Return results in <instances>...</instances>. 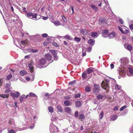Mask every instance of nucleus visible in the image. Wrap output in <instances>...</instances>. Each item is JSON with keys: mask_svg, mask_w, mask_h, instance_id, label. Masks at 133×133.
<instances>
[{"mask_svg": "<svg viewBox=\"0 0 133 133\" xmlns=\"http://www.w3.org/2000/svg\"><path fill=\"white\" fill-rule=\"evenodd\" d=\"M91 88L89 86L86 87L85 88V91L88 92H90L91 90Z\"/></svg>", "mask_w": 133, "mask_h": 133, "instance_id": "obj_34", "label": "nucleus"}, {"mask_svg": "<svg viewBox=\"0 0 133 133\" xmlns=\"http://www.w3.org/2000/svg\"><path fill=\"white\" fill-rule=\"evenodd\" d=\"M117 116L116 115H114L112 116L111 118V119L113 120L114 121L116 120L117 118Z\"/></svg>", "mask_w": 133, "mask_h": 133, "instance_id": "obj_42", "label": "nucleus"}, {"mask_svg": "<svg viewBox=\"0 0 133 133\" xmlns=\"http://www.w3.org/2000/svg\"><path fill=\"white\" fill-rule=\"evenodd\" d=\"M11 85V83L10 81H8L6 82V83L5 85V86L6 88H8Z\"/></svg>", "mask_w": 133, "mask_h": 133, "instance_id": "obj_31", "label": "nucleus"}, {"mask_svg": "<svg viewBox=\"0 0 133 133\" xmlns=\"http://www.w3.org/2000/svg\"><path fill=\"white\" fill-rule=\"evenodd\" d=\"M127 49L128 50L131 51L132 49V47L131 46L129 45L127 46Z\"/></svg>", "mask_w": 133, "mask_h": 133, "instance_id": "obj_44", "label": "nucleus"}, {"mask_svg": "<svg viewBox=\"0 0 133 133\" xmlns=\"http://www.w3.org/2000/svg\"><path fill=\"white\" fill-rule=\"evenodd\" d=\"M9 95L7 94H1L0 95V96L3 98H7L8 97Z\"/></svg>", "mask_w": 133, "mask_h": 133, "instance_id": "obj_29", "label": "nucleus"}, {"mask_svg": "<svg viewBox=\"0 0 133 133\" xmlns=\"http://www.w3.org/2000/svg\"><path fill=\"white\" fill-rule=\"evenodd\" d=\"M121 64V67H119L118 70L119 74L122 76H124L126 75V72L124 71L123 69L125 65H127L129 62V60L127 58H122L120 59Z\"/></svg>", "mask_w": 133, "mask_h": 133, "instance_id": "obj_1", "label": "nucleus"}, {"mask_svg": "<svg viewBox=\"0 0 133 133\" xmlns=\"http://www.w3.org/2000/svg\"><path fill=\"white\" fill-rule=\"evenodd\" d=\"M62 19H63L64 22H66L67 21V20H66V18L65 17V16H62Z\"/></svg>", "mask_w": 133, "mask_h": 133, "instance_id": "obj_53", "label": "nucleus"}, {"mask_svg": "<svg viewBox=\"0 0 133 133\" xmlns=\"http://www.w3.org/2000/svg\"><path fill=\"white\" fill-rule=\"evenodd\" d=\"M40 63L42 65H45V66H47L48 65L46 64V60L44 58H42L40 59L39 61Z\"/></svg>", "mask_w": 133, "mask_h": 133, "instance_id": "obj_11", "label": "nucleus"}, {"mask_svg": "<svg viewBox=\"0 0 133 133\" xmlns=\"http://www.w3.org/2000/svg\"><path fill=\"white\" fill-rule=\"evenodd\" d=\"M8 133H16L14 130L11 129L10 128L8 129Z\"/></svg>", "mask_w": 133, "mask_h": 133, "instance_id": "obj_33", "label": "nucleus"}, {"mask_svg": "<svg viewBox=\"0 0 133 133\" xmlns=\"http://www.w3.org/2000/svg\"><path fill=\"white\" fill-rule=\"evenodd\" d=\"M57 119V117L55 116H53L52 117L51 119L52 121H55Z\"/></svg>", "mask_w": 133, "mask_h": 133, "instance_id": "obj_50", "label": "nucleus"}, {"mask_svg": "<svg viewBox=\"0 0 133 133\" xmlns=\"http://www.w3.org/2000/svg\"><path fill=\"white\" fill-rule=\"evenodd\" d=\"M79 119H80L82 120V119H83L85 118L84 115L82 114L79 115Z\"/></svg>", "mask_w": 133, "mask_h": 133, "instance_id": "obj_32", "label": "nucleus"}, {"mask_svg": "<svg viewBox=\"0 0 133 133\" xmlns=\"http://www.w3.org/2000/svg\"><path fill=\"white\" fill-rule=\"evenodd\" d=\"M42 36L43 37H46L48 36L47 34L44 33L42 34Z\"/></svg>", "mask_w": 133, "mask_h": 133, "instance_id": "obj_54", "label": "nucleus"}, {"mask_svg": "<svg viewBox=\"0 0 133 133\" xmlns=\"http://www.w3.org/2000/svg\"><path fill=\"white\" fill-rule=\"evenodd\" d=\"M48 110L51 113H52L54 111V109L51 106H50L48 107Z\"/></svg>", "mask_w": 133, "mask_h": 133, "instance_id": "obj_35", "label": "nucleus"}, {"mask_svg": "<svg viewBox=\"0 0 133 133\" xmlns=\"http://www.w3.org/2000/svg\"><path fill=\"white\" fill-rule=\"evenodd\" d=\"M63 38H65L68 39L69 40H71L73 39V38L72 37L70 36L68 34H67L65 36H63Z\"/></svg>", "mask_w": 133, "mask_h": 133, "instance_id": "obj_20", "label": "nucleus"}, {"mask_svg": "<svg viewBox=\"0 0 133 133\" xmlns=\"http://www.w3.org/2000/svg\"><path fill=\"white\" fill-rule=\"evenodd\" d=\"M9 123L11 125V127L12 128H15V124L14 120L13 119H11L9 121Z\"/></svg>", "mask_w": 133, "mask_h": 133, "instance_id": "obj_18", "label": "nucleus"}, {"mask_svg": "<svg viewBox=\"0 0 133 133\" xmlns=\"http://www.w3.org/2000/svg\"><path fill=\"white\" fill-rule=\"evenodd\" d=\"M54 24L56 26L62 25L60 22L58 21H55L53 22Z\"/></svg>", "mask_w": 133, "mask_h": 133, "instance_id": "obj_26", "label": "nucleus"}, {"mask_svg": "<svg viewBox=\"0 0 133 133\" xmlns=\"http://www.w3.org/2000/svg\"><path fill=\"white\" fill-rule=\"evenodd\" d=\"M25 95L23 94V95H22V96H21V98H20V102H22V101H23V99L24 98H25Z\"/></svg>", "mask_w": 133, "mask_h": 133, "instance_id": "obj_43", "label": "nucleus"}, {"mask_svg": "<svg viewBox=\"0 0 133 133\" xmlns=\"http://www.w3.org/2000/svg\"><path fill=\"white\" fill-rule=\"evenodd\" d=\"M29 68L30 71L31 73V75L32 76V78H31L32 80H34L35 78V74L34 72V68L32 64H30L29 65Z\"/></svg>", "mask_w": 133, "mask_h": 133, "instance_id": "obj_5", "label": "nucleus"}, {"mask_svg": "<svg viewBox=\"0 0 133 133\" xmlns=\"http://www.w3.org/2000/svg\"><path fill=\"white\" fill-rule=\"evenodd\" d=\"M91 36L93 37L96 38L97 36V32H92L91 33Z\"/></svg>", "mask_w": 133, "mask_h": 133, "instance_id": "obj_25", "label": "nucleus"}, {"mask_svg": "<svg viewBox=\"0 0 133 133\" xmlns=\"http://www.w3.org/2000/svg\"><path fill=\"white\" fill-rule=\"evenodd\" d=\"M29 95L30 96L36 97V98L37 97V96L35 94L32 92H30Z\"/></svg>", "mask_w": 133, "mask_h": 133, "instance_id": "obj_45", "label": "nucleus"}, {"mask_svg": "<svg viewBox=\"0 0 133 133\" xmlns=\"http://www.w3.org/2000/svg\"><path fill=\"white\" fill-rule=\"evenodd\" d=\"M119 21L120 22V23L121 24H123V21L122 19H119Z\"/></svg>", "mask_w": 133, "mask_h": 133, "instance_id": "obj_60", "label": "nucleus"}, {"mask_svg": "<svg viewBox=\"0 0 133 133\" xmlns=\"http://www.w3.org/2000/svg\"><path fill=\"white\" fill-rule=\"evenodd\" d=\"M80 33L83 35H86L88 33V31L86 29H82L80 30Z\"/></svg>", "mask_w": 133, "mask_h": 133, "instance_id": "obj_19", "label": "nucleus"}, {"mask_svg": "<svg viewBox=\"0 0 133 133\" xmlns=\"http://www.w3.org/2000/svg\"><path fill=\"white\" fill-rule=\"evenodd\" d=\"M107 4H108V2L107 1H105V0H101V2L98 5V6L99 7L101 6L102 5L104 6L105 4L106 5Z\"/></svg>", "mask_w": 133, "mask_h": 133, "instance_id": "obj_15", "label": "nucleus"}, {"mask_svg": "<svg viewBox=\"0 0 133 133\" xmlns=\"http://www.w3.org/2000/svg\"><path fill=\"white\" fill-rule=\"evenodd\" d=\"M80 96V94H76L75 96V97L76 98H77L78 97H79Z\"/></svg>", "mask_w": 133, "mask_h": 133, "instance_id": "obj_56", "label": "nucleus"}, {"mask_svg": "<svg viewBox=\"0 0 133 133\" xmlns=\"http://www.w3.org/2000/svg\"><path fill=\"white\" fill-rule=\"evenodd\" d=\"M95 41L92 39H90L88 41V43L92 45H94L95 43Z\"/></svg>", "mask_w": 133, "mask_h": 133, "instance_id": "obj_23", "label": "nucleus"}, {"mask_svg": "<svg viewBox=\"0 0 133 133\" xmlns=\"http://www.w3.org/2000/svg\"><path fill=\"white\" fill-rule=\"evenodd\" d=\"M99 23L101 25H104L106 24L107 21L106 19L104 18H100L98 20Z\"/></svg>", "mask_w": 133, "mask_h": 133, "instance_id": "obj_9", "label": "nucleus"}, {"mask_svg": "<svg viewBox=\"0 0 133 133\" xmlns=\"http://www.w3.org/2000/svg\"><path fill=\"white\" fill-rule=\"evenodd\" d=\"M10 94L11 96H12L14 98L18 97L20 94L18 92H16L14 91L10 93Z\"/></svg>", "mask_w": 133, "mask_h": 133, "instance_id": "obj_7", "label": "nucleus"}, {"mask_svg": "<svg viewBox=\"0 0 133 133\" xmlns=\"http://www.w3.org/2000/svg\"><path fill=\"white\" fill-rule=\"evenodd\" d=\"M31 51L32 52L35 53L37 52L38 50L36 49H32L31 50Z\"/></svg>", "mask_w": 133, "mask_h": 133, "instance_id": "obj_55", "label": "nucleus"}, {"mask_svg": "<svg viewBox=\"0 0 133 133\" xmlns=\"http://www.w3.org/2000/svg\"><path fill=\"white\" fill-rule=\"evenodd\" d=\"M32 76H31H31L30 77H26L25 78L26 79L27 81H29L31 80L32 81H33L34 80H32L31 78H32Z\"/></svg>", "mask_w": 133, "mask_h": 133, "instance_id": "obj_48", "label": "nucleus"}, {"mask_svg": "<svg viewBox=\"0 0 133 133\" xmlns=\"http://www.w3.org/2000/svg\"><path fill=\"white\" fill-rule=\"evenodd\" d=\"M20 73V75L23 76L24 75L26 74L27 72L25 70H22L21 71Z\"/></svg>", "mask_w": 133, "mask_h": 133, "instance_id": "obj_24", "label": "nucleus"}, {"mask_svg": "<svg viewBox=\"0 0 133 133\" xmlns=\"http://www.w3.org/2000/svg\"><path fill=\"white\" fill-rule=\"evenodd\" d=\"M103 9L105 11H107V10L109 11H110L111 10V8L109 6V4L108 3V4L106 5L105 4V5L104 6Z\"/></svg>", "mask_w": 133, "mask_h": 133, "instance_id": "obj_16", "label": "nucleus"}, {"mask_svg": "<svg viewBox=\"0 0 133 133\" xmlns=\"http://www.w3.org/2000/svg\"><path fill=\"white\" fill-rule=\"evenodd\" d=\"M64 103L66 106H69L71 105L70 102L68 100H66L64 101Z\"/></svg>", "mask_w": 133, "mask_h": 133, "instance_id": "obj_27", "label": "nucleus"}, {"mask_svg": "<svg viewBox=\"0 0 133 133\" xmlns=\"http://www.w3.org/2000/svg\"><path fill=\"white\" fill-rule=\"evenodd\" d=\"M50 130L51 133H57L58 131V128L53 124L50 125Z\"/></svg>", "mask_w": 133, "mask_h": 133, "instance_id": "obj_3", "label": "nucleus"}, {"mask_svg": "<svg viewBox=\"0 0 133 133\" xmlns=\"http://www.w3.org/2000/svg\"><path fill=\"white\" fill-rule=\"evenodd\" d=\"M25 15L29 18L35 20V19L37 18L36 17L37 15V14H33L32 12H27L25 14Z\"/></svg>", "mask_w": 133, "mask_h": 133, "instance_id": "obj_4", "label": "nucleus"}, {"mask_svg": "<svg viewBox=\"0 0 133 133\" xmlns=\"http://www.w3.org/2000/svg\"><path fill=\"white\" fill-rule=\"evenodd\" d=\"M104 112L102 111H101L99 115V117L100 119H101L103 117Z\"/></svg>", "mask_w": 133, "mask_h": 133, "instance_id": "obj_36", "label": "nucleus"}, {"mask_svg": "<svg viewBox=\"0 0 133 133\" xmlns=\"http://www.w3.org/2000/svg\"><path fill=\"white\" fill-rule=\"evenodd\" d=\"M88 74L86 72H83L82 74V77L84 79H85L86 78H90L92 76L91 75H90L89 77H88L87 76Z\"/></svg>", "mask_w": 133, "mask_h": 133, "instance_id": "obj_13", "label": "nucleus"}, {"mask_svg": "<svg viewBox=\"0 0 133 133\" xmlns=\"http://www.w3.org/2000/svg\"><path fill=\"white\" fill-rule=\"evenodd\" d=\"M129 72L127 73L128 75L129 76H133V69L131 67H129L128 68Z\"/></svg>", "mask_w": 133, "mask_h": 133, "instance_id": "obj_14", "label": "nucleus"}, {"mask_svg": "<svg viewBox=\"0 0 133 133\" xmlns=\"http://www.w3.org/2000/svg\"><path fill=\"white\" fill-rule=\"evenodd\" d=\"M121 88L120 86L118 85L117 84H116L115 86V89L116 90H119Z\"/></svg>", "mask_w": 133, "mask_h": 133, "instance_id": "obj_41", "label": "nucleus"}, {"mask_svg": "<svg viewBox=\"0 0 133 133\" xmlns=\"http://www.w3.org/2000/svg\"><path fill=\"white\" fill-rule=\"evenodd\" d=\"M127 107V106H124L122 107L120 109V111H122L124 109L126 108Z\"/></svg>", "mask_w": 133, "mask_h": 133, "instance_id": "obj_51", "label": "nucleus"}, {"mask_svg": "<svg viewBox=\"0 0 133 133\" xmlns=\"http://www.w3.org/2000/svg\"><path fill=\"white\" fill-rule=\"evenodd\" d=\"M90 6L92 8L94 9L95 10L97 11L98 10V8L97 7H96L95 6L92 5H90Z\"/></svg>", "mask_w": 133, "mask_h": 133, "instance_id": "obj_38", "label": "nucleus"}, {"mask_svg": "<svg viewBox=\"0 0 133 133\" xmlns=\"http://www.w3.org/2000/svg\"><path fill=\"white\" fill-rule=\"evenodd\" d=\"M45 57L48 60H50L52 56L49 54H47L45 55Z\"/></svg>", "mask_w": 133, "mask_h": 133, "instance_id": "obj_21", "label": "nucleus"}, {"mask_svg": "<svg viewBox=\"0 0 133 133\" xmlns=\"http://www.w3.org/2000/svg\"><path fill=\"white\" fill-rule=\"evenodd\" d=\"M78 112L77 111H76L75 112V113L74 114V116H75V117L76 118H77L78 117Z\"/></svg>", "mask_w": 133, "mask_h": 133, "instance_id": "obj_47", "label": "nucleus"}, {"mask_svg": "<svg viewBox=\"0 0 133 133\" xmlns=\"http://www.w3.org/2000/svg\"><path fill=\"white\" fill-rule=\"evenodd\" d=\"M103 96L102 95L100 94L98 95L97 96V98L99 99H101L103 98Z\"/></svg>", "mask_w": 133, "mask_h": 133, "instance_id": "obj_46", "label": "nucleus"}, {"mask_svg": "<svg viewBox=\"0 0 133 133\" xmlns=\"http://www.w3.org/2000/svg\"><path fill=\"white\" fill-rule=\"evenodd\" d=\"M21 43L23 45L26 44L27 43V42H26L24 41H21Z\"/></svg>", "mask_w": 133, "mask_h": 133, "instance_id": "obj_57", "label": "nucleus"}, {"mask_svg": "<svg viewBox=\"0 0 133 133\" xmlns=\"http://www.w3.org/2000/svg\"><path fill=\"white\" fill-rule=\"evenodd\" d=\"M129 28L131 30H133V24H131L129 26Z\"/></svg>", "mask_w": 133, "mask_h": 133, "instance_id": "obj_62", "label": "nucleus"}, {"mask_svg": "<svg viewBox=\"0 0 133 133\" xmlns=\"http://www.w3.org/2000/svg\"><path fill=\"white\" fill-rule=\"evenodd\" d=\"M76 82V81H74L70 82L69 83V85H72L74 84Z\"/></svg>", "mask_w": 133, "mask_h": 133, "instance_id": "obj_52", "label": "nucleus"}, {"mask_svg": "<svg viewBox=\"0 0 133 133\" xmlns=\"http://www.w3.org/2000/svg\"><path fill=\"white\" fill-rule=\"evenodd\" d=\"M64 110L65 112L68 114H70L71 113V110L70 108L66 107Z\"/></svg>", "mask_w": 133, "mask_h": 133, "instance_id": "obj_17", "label": "nucleus"}, {"mask_svg": "<svg viewBox=\"0 0 133 133\" xmlns=\"http://www.w3.org/2000/svg\"><path fill=\"white\" fill-rule=\"evenodd\" d=\"M93 71V68H89L87 69V74H90Z\"/></svg>", "mask_w": 133, "mask_h": 133, "instance_id": "obj_28", "label": "nucleus"}, {"mask_svg": "<svg viewBox=\"0 0 133 133\" xmlns=\"http://www.w3.org/2000/svg\"><path fill=\"white\" fill-rule=\"evenodd\" d=\"M12 75L11 74H9L6 77V79L8 81L12 77Z\"/></svg>", "mask_w": 133, "mask_h": 133, "instance_id": "obj_39", "label": "nucleus"}, {"mask_svg": "<svg viewBox=\"0 0 133 133\" xmlns=\"http://www.w3.org/2000/svg\"><path fill=\"white\" fill-rule=\"evenodd\" d=\"M109 81L108 79H106L105 81H103L101 84V87L104 89L105 90L108 92L109 90Z\"/></svg>", "mask_w": 133, "mask_h": 133, "instance_id": "obj_2", "label": "nucleus"}, {"mask_svg": "<svg viewBox=\"0 0 133 133\" xmlns=\"http://www.w3.org/2000/svg\"><path fill=\"white\" fill-rule=\"evenodd\" d=\"M110 67L111 69H112L114 68V65L112 63L111 64H110Z\"/></svg>", "mask_w": 133, "mask_h": 133, "instance_id": "obj_61", "label": "nucleus"}, {"mask_svg": "<svg viewBox=\"0 0 133 133\" xmlns=\"http://www.w3.org/2000/svg\"><path fill=\"white\" fill-rule=\"evenodd\" d=\"M57 111L58 112H63V109L61 106L57 105Z\"/></svg>", "mask_w": 133, "mask_h": 133, "instance_id": "obj_22", "label": "nucleus"}, {"mask_svg": "<svg viewBox=\"0 0 133 133\" xmlns=\"http://www.w3.org/2000/svg\"><path fill=\"white\" fill-rule=\"evenodd\" d=\"M116 36V33L114 32L113 31L108 35L107 37L109 39H111L115 37Z\"/></svg>", "mask_w": 133, "mask_h": 133, "instance_id": "obj_10", "label": "nucleus"}, {"mask_svg": "<svg viewBox=\"0 0 133 133\" xmlns=\"http://www.w3.org/2000/svg\"><path fill=\"white\" fill-rule=\"evenodd\" d=\"M118 110V108L117 107H115L113 109V110L114 111H117Z\"/></svg>", "mask_w": 133, "mask_h": 133, "instance_id": "obj_63", "label": "nucleus"}, {"mask_svg": "<svg viewBox=\"0 0 133 133\" xmlns=\"http://www.w3.org/2000/svg\"><path fill=\"white\" fill-rule=\"evenodd\" d=\"M102 35L105 38L107 37L108 33V30H102Z\"/></svg>", "mask_w": 133, "mask_h": 133, "instance_id": "obj_12", "label": "nucleus"}, {"mask_svg": "<svg viewBox=\"0 0 133 133\" xmlns=\"http://www.w3.org/2000/svg\"><path fill=\"white\" fill-rule=\"evenodd\" d=\"M74 40L77 42H79L81 40L80 38L75 37L74 38Z\"/></svg>", "mask_w": 133, "mask_h": 133, "instance_id": "obj_37", "label": "nucleus"}, {"mask_svg": "<svg viewBox=\"0 0 133 133\" xmlns=\"http://www.w3.org/2000/svg\"><path fill=\"white\" fill-rule=\"evenodd\" d=\"M50 51L54 55H55L56 54V50H51Z\"/></svg>", "mask_w": 133, "mask_h": 133, "instance_id": "obj_49", "label": "nucleus"}, {"mask_svg": "<svg viewBox=\"0 0 133 133\" xmlns=\"http://www.w3.org/2000/svg\"><path fill=\"white\" fill-rule=\"evenodd\" d=\"M100 87L99 85L97 84H95L94 85V92L95 93H97L99 91Z\"/></svg>", "mask_w": 133, "mask_h": 133, "instance_id": "obj_6", "label": "nucleus"}, {"mask_svg": "<svg viewBox=\"0 0 133 133\" xmlns=\"http://www.w3.org/2000/svg\"><path fill=\"white\" fill-rule=\"evenodd\" d=\"M119 30L121 31V32L123 34H127L129 32V30L128 28L125 27L124 28V30L121 28L119 27Z\"/></svg>", "mask_w": 133, "mask_h": 133, "instance_id": "obj_8", "label": "nucleus"}, {"mask_svg": "<svg viewBox=\"0 0 133 133\" xmlns=\"http://www.w3.org/2000/svg\"><path fill=\"white\" fill-rule=\"evenodd\" d=\"M75 105L76 107H79L81 105V103L80 101H77L75 103Z\"/></svg>", "mask_w": 133, "mask_h": 133, "instance_id": "obj_30", "label": "nucleus"}, {"mask_svg": "<svg viewBox=\"0 0 133 133\" xmlns=\"http://www.w3.org/2000/svg\"><path fill=\"white\" fill-rule=\"evenodd\" d=\"M13 128L15 129V130L16 131H21L23 130L22 128H19V127H16L15 126V128Z\"/></svg>", "mask_w": 133, "mask_h": 133, "instance_id": "obj_40", "label": "nucleus"}, {"mask_svg": "<svg viewBox=\"0 0 133 133\" xmlns=\"http://www.w3.org/2000/svg\"><path fill=\"white\" fill-rule=\"evenodd\" d=\"M3 80L0 78V87L3 85Z\"/></svg>", "mask_w": 133, "mask_h": 133, "instance_id": "obj_58", "label": "nucleus"}, {"mask_svg": "<svg viewBox=\"0 0 133 133\" xmlns=\"http://www.w3.org/2000/svg\"><path fill=\"white\" fill-rule=\"evenodd\" d=\"M53 45L57 47L58 46V45L57 44L55 43V42H53Z\"/></svg>", "mask_w": 133, "mask_h": 133, "instance_id": "obj_59", "label": "nucleus"}, {"mask_svg": "<svg viewBox=\"0 0 133 133\" xmlns=\"http://www.w3.org/2000/svg\"><path fill=\"white\" fill-rule=\"evenodd\" d=\"M23 11L26 12H26H27V11L26 10V8H25V7L23 8Z\"/></svg>", "mask_w": 133, "mask_h": 133, "instance_id": "obj_64", "label": "nucleus"}]
</instances>
